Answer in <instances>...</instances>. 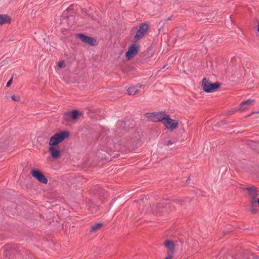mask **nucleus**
I'll return each instance as SVG.
<instances>
[{"mask_svg": "<svg viewBox=\"0 0 259 259\" xmlns=\"http://www.w3.org/2000/svg\"><path fill=\"white\" fill-rule=\"evenodd\" d=\"M69 136V132L66 131L56 133L50 138L49 144L50 146H55L67 138Z\"/></svg>", "mask_w": 259, "mask_h": 259, "instance_id": "nucleus-1", "label": "nucleus"}, {"mask_svg": "<svg viewBox=\"0 0 259 259\" xmlns=\"http://www.w3.org/2000/svg\"><path fill=\"white\" fill-rule=\"evenodd\" d=\"M202 86L203 90L206 93H211L218 89L220 84L219 82L212 83L210 81L204 78L202 80Z\"/></svg>", "mask_w": 259, "mask_h": 259, "instance_id": "nucleus-2", "label": "nucleus"}, {"mask_svg": "<svg viewBox=\"0 0 259 259\" xmlns=\"http://www.w3.org/2000/svg\"><path fill=\"white\" fill-rule=\"evenodd\" d=\"M145 117L148 119L153 122H162L163 119L165 118V114L163 111L158 112L147 113L145 114Z\"/></svg>", "mask_w": 259, "mask_h": 259, "instance_id": "nucleus-3", "label": "nucleus"}, {"mask_svg": "<svg viewBox=\"0 0 259 259\" xmlns=\"http://www.w3.org/2000/svg\"><path fill=\"white\" fill-rule=\"evenodd\" d=\"M148 25L145 23H142L137 30V32L134 36V42H137L138 40L142 38L146 34L148 29Z\"/></svg>", "mask_w": 259, "mask_h": 259, "instance_id": "nucleus-4", "label": "nucleus"}, {"mask_svg": "<svg viewBox=\"0 0 259 259\" xmlns=\"http://www.w3.org/2000/svg\"><path fill=\"white\" fill-rule=\"evenodd\" d=\"M163 125L170 131L176 129L178 125V122L177 120L171 119L169 116L165 115V119L162 122Z\"/></svg>", "mask_w": 259, "mask_h": 259, "instance_id": "nucleus-5", "label": "nucleus"}, {"mask_svg": "<svg viewBox=\"0 0 259 259\" xmlns=\"http://www.w3.org/2000/svg\"><path fill=\"white\" fill-rule=\"evenodd\" d=\"M138 45L137 42H134L130 46L127 51L125 53V56L128 59H130L134 57L138 52Z\"/></svg>", "mask_w": 259, "mask_h": 259, "instance_id": "nucleus-6", "label": "nucleus"}, {"mask_svg": "<svg viewBox=\"0 0 259 259\" xmlns=\"http://www.w3.org/2000/svg\"><path fill=\"white\" fill-rule=\"evenodd\" d=\"M31 173L32 176L40 182L45 184H47L48 179L39 170L32 169L31 171Z\"/></svg>", "mask_w": 259, "mask_h": 259, "instance_id": "nucleus-7", "label": "nucleus"}, {"mask_svg": "<svg viewBox=\"0 0 259 259\" xmlns=\"http://www.w3.org/2000/svg\"><path fill=\"white\" fill-rule=\"evenodd\" d=\"M77 35L82 42L92 46H94L96 45L97 41L93 37L85 35L82 33L78 34Z\"/></svg>", "mask_w": 259, "mask_h": 259, "instance_id": "nucleus-8", "label": "nucleus"}, {"mask_svg": "<svg viewBox=\"0 0 259 259\" xmlns=\"http://www.w3.org/2000/svg\"><path fill=\"white\" fill-rule=\"evenodd\" d=\"M246 190L248 191L249 196L251 197L250 200H256L257 196L259 195V193L257 189L254 186L246 188Z\"/></svg>", "mask_w": 259, "mask_h": 259, "instance_id": "nucleus-9", "label": "nucleus"}, {"mask_svg": "<svg viewBox=\"0 0 259 259\" xmlns=\"http://www.w3.org/2000/svg\"><path fill=\"white\" fill-rule=\"evenodd\" d=\"M254 102V100L251 99H248L246 101L242 102L240 104L239 110L241 111L245 110L246 109L248 108V106L252 105Z\"/></svg>", "mask_w": 259, "mask_h": 259, "instance_id": "nucleus-10", "label": "nucleus"}, {"mask_svg": "<svg viewBox=\"0 0 259 259\" xmlns=\"http://www.w3.org/2000/svg\"><path fill=\"white\" fill-rule=\"evenodd\" d=\"M165 247L168 250L169 253L174 254L175 253L174 243L169 240H166L164 243Z\"/></svg>", "mask_w": 259, "mask_h": 259, "instance_id": "nucleus-11", "label": "nucleus"}, {"mask_svg": "<svg viewBox=\"0 0 259 259\" xmlns=\"http://www.w3.org/2000/svg\"><path fill=\"white\" fill-rule=\"evenodd\" d=\"M49 151L52 158H57L60 154V151L56 146H51L49 147Z\"/></svg>", "mask_w": 259, "mask_h": 259, "instance_id": "nucleus-12", "label": "nucleus"}, {"mask_svg": "<svg viewBox=\"0 0 259 259\" xmlns=\"http://www.w3.org/2000/svg\"><path fill=\"white\" fill-rule=\"evenodd\" d=\"M167 206L164 203L158 204L154 209H153V213L155 214L160 213L164 211L165 207Z\"/></svg>", "mask_w": 259, "mask_h": 259, "instance_id": "nucleus-13", "label": "nucleus"}, {"mask_svg": "<svg viewBox=\"0 0 259 259\" xmlns=\"http://www.w3.org/2000/svg\"><path fill=\"white\" fill-rule=\"evenodd\" d=\"M11 21V18L7 15H0V25L4 24L10 23Z\"/></svg>", "mask_w": 259, "mask_h": 259, "instance_id": "nucleus-14", "label": "nucleus"}, {"mask_svg": "<svg viewBox=\"0 0 259 259\" xmlns=\"http://www.w3.org/2000/svg\"><path fill=\"white\" fill-rule=\"evenodd\" d=\"M257 201L256 200H250V211L252 213H255L257 210Z\"/></svg>", "mask_w": 259, "mask_h": 259, "instance_id": "nucleus-15", "label": "nucleus"}, {"mask_svg": "<svg viewBox=\"0 0 259 259\" xmlns=\"http://www.w3.org/2000/svg\"><path fill=\"white\" fill-rule=\"evenodd\" d=\"M102 226H103V224L101 223H96V224L93 225L91 227V228L90 229V232H95L97 230L101 229V228L102 227Z\"/></svg>", "mask_w": 259, "mask_h": 259, "instance_id": "nucleus-16", "label": "nucleus"}, {"mask_svg": "<svg viewBox=\"0 0 259 259\" xmlns=\"http://www.w3.org/2000/svg\"><path fill=\"white\" fill-rule=\"evenodd\" d=\"M127 92L129 95H135L139 92V90L133 86L128 88Z\"/></svg>", "mask_w": 259, "mask_h": 259, "instance_id": "nucleus-17", "label": "nucleus"}, {"mask_svg": "<svg viewBox=\"0 0 259 259\" xmlns=\"http://www.w3.org/2000/svg\"><path fill=\"white\" fill-rule=\"evenodd\" d=\"M63 118L64 120L66 121H69L70 120H72L71 111L65 112L63 114Z\"/></svg>", "mask_w": 259, "mask_h": 259, "instance_id": "nucleus-18", "label": "nucleus"}, {"mask_svg": "<svg viewBox=\"0 0 259 259\" xmlns=\"http://www.w3.org/2000/svg\"><path fill=\"white\" fill-rule=\"evenodd\" d=\"M80 113L77 110H73L71 111L72 120L76 119L77 118L78 115Z\"/></svg>", "mask_w": 259, "mask_h": 259, "instance_id": "nucleus-19", "label": "nucleus"}, {"mask_svg": "<svg viewBox=\"0 0 259 259\" xmlns=\"http://www.w3.org/2000/svg\"><path fill=\"white\" fill-rule=\"evenodd\" d=\"M58 65L60 67H64L65 66V62L64 60L58 62Z\"/></svg>", "mask_w": 259, "mask_h": 259, "instance_id": "nucleus-20", "label": "nucleus"}, {"mask_svg": "<svg viewBox=\"0 0 259 259\" xmlns=\"http://www.w3.org/2000/svg\"><path fill=\"white\" fill-rule=\"evenodd\" d=\"M11 246L10 245H7L6 247V251L5 252H4V254H6V255H7L8 253H9L10 251Z\"/></svg>", "mask_w": 259, "mask_h": 259, "instance_id": "nucleus-21", "label": "nucleus"}, {"mask_svg": "<svg viewBox=\"0 0 259 259\" xmlns=\"http://www.w3.org/2000/svg\"><path fill=\"white\" fill-rule=\"evenodd\" d=\"M11 98L13 100L16 101H19L20 100V97L19 96H16L15 95L12 96Z\"/></svg>", "mask_w": 259, "mask_h": 259, "instance_id": "nucleus-22", "label": "nucleus"}, {"mask_svg": "<svg viewBox=\"0 0 259 259\" xmlns=\"http://www.w3.org/2000/svg\"><path fill=\"white\" fill-rule=\"evenodd\" d=\"M13 82V76L11 77V78L8 81L6 87H9L11 85L12 83Z\"/></svg>", "mask_w": 259, "mask_h": 259, "instance_id": "nucleus-23", "label": "nucleus"}, {"mask_svg": "<svg viewBox=\"0 0 259 259\" xmlns=\"http://www.w3.org/2000/svg\"><path fill=\"white\" fill-rule=\"evenodd\" d=\"M173 255L174 254H172L169 253L168 255L167 256H166L164 259H172Z\"/></svg>", "mask_w": 259, "mask_h": 259, "instance_id": "nucleus-24", "label": "nucleus"}, {"mask_svg": "<svg viewBox=\"0 0 259 259\" xmlns=\"http://www.w3.org/2000/svg\"><path fill=\"white\" fill-rule=\"evenodd\" d=\"M174 143H175V142H173L171 140H169L167 141L166 145L168 146L169 145H171V144H174Z\"/></svg>", "mask_w": 259, "mask_h": 259, "instance_id": "nucleus-25", "label": "nucleus"}, {"mask_svg": "<svg viewBox=\"0 0 259 259\" xmlns=\"http://www.w3.org/2000/svg\"><path fill=\"white\" fill-rule=\"evenodd\" d=\"M139 202H140V204H141V203L142 202V200H140Z\"/></svg>", "mask_w": 259, "mask_h": 259, "instance_id": "nucleus-26", "label": "nucleus"}, {"mask_svg": "<svg viewBox=\"0 0 259 259\" xmlns=\"http://www.w3.org/2000/svg\"><path fill=\"white\" fill-rule=\"evenodd\" d=\"M257 31H258V32H259V25H258V26H257Z\"/></svg>", "mask_w": 259, "mask_h": 259, "instance_id": "nucleus-27", "label": "nucleus"}]
</instances>
